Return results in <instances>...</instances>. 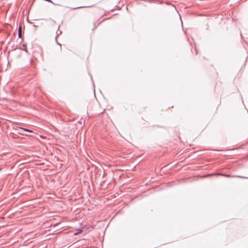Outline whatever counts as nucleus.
Segmentation results:
<instances>
[{"mask_svg":"<svg viewBox=\"0 0 248 248\" xmlns=\"http://www.w3.org/2000/svg\"><path fill=\"white\" fill-rule=\"evenodd\" d=\"M13 129L18 134H20V135H21L23 136H24L25 135L23 133H22L20 131V130H23V131L30 132V133L33 132V131L31 130H30L29 129L20 127V126H17L13 127Z\"/></svg>","mask_w":248,"mask_h":248,"instance_id":"1","label":"nucleus"},{"mask_svg":"<svg viewBox=\"0 0 248 248\" xmlns=\"http://www.w3.org/2000/svg\"><path fill=\"white\" fill-rule=\"evenodd\" d=\"M221 175L222 176H225L227 177H238V178H244V179L247 178L246 177H243V176H239V175L234 176V175H231L229 174H221Z\"/></svg>","mask_w":248,"mask_h":248,"instance_id":"2","label":"nucleus"},{"mask_svg":"<svg viewBox=\"0 0 248 248\" xmlns=\"http://www.w3.org/2000/svg\"><path fill=\"white\" fill-rule=\"evenodd\" d=\"M21 31H22V27L21 26H20L18 28V36L19 38H21L22 34H21Z\"/></svg>","mask_w":248,"mask_h":248,"instance_id":"3","label":"nucleus"},{"mask_svg":"<svg viewBox=\"0 0 248 248\" xmlns=\"http://www.w3.org/2000/svg\"><path fill=\"white\" fill-rule=\"evenodd\" d=\"M22 47H23V48H22V49H23L26 53H28V51L27 50L26 45L25 44H23L22 45Z\"/></svg>","mask_w":248,"mask_h":248,"instance_id":"4","label":"nucleus"},{"mask_svg":"<svg viewBox=\"0 0 248 248\" xmlns=\"http://www.w3.org/2000/svg\"><path fill=\"white\" fill-rule=\"evenodd\" d=\"M91 7V6H79V7H77L72 8V10H76V9H79V8H84V7Z\"/></svg>","mask_w":248,"mask_h":248,"instance_id":"5","label":"nucleus"},{"mask_svg":"<svg viewBox=\"0 0 248 248\" xmlns=\"http://www.w3.org/2000/svg\"><path fill=\"white\" fill-rule=\"evenodd\" d=\"M78 231L77 232L75 233V235H76V234H78L80 233L82 231V228H81L80 229H79Z\"/></svg>","mask_w":248,"mask_h":248,"instance_id":"6","label":"nucleus"}]
</instances>
